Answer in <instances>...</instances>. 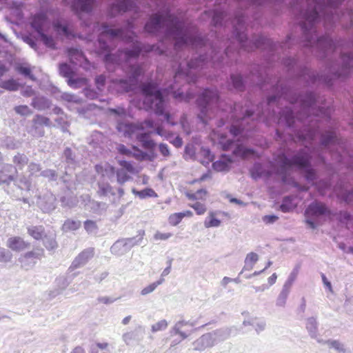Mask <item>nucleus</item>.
Returning a JSON list of instances; mask_svg holds the SVG:
<instances>
[{
  "label": "nucleus",
  "mask_w": 353,
  "mask_h": 353,
  "mask_svg": "<svg viewBox=\"0 0 353 353\" xmlns=\"http://www.w3.org/2000/svg\"><path fill=\"white\" fill-rule=\"evenodd\" d=\"M110 189L111 187L108 183H100L99 184L98 194L99 196H105Z\"/></svg>",
  "instance_id": "obj_46"
},
{
  "label": "nucleus",
  "mask_w": 353,
  "mask_h": 353,
  "mask_svg": "<svg viewBox=\"0 0 353 353\" xmlns=\"http://www.w3.org/2000/svg\"><path fill=\"white\" fill-rule=\"evenodd\" d=\"M150 132L140 133L137 136V139L141 143V146L148 150H153L156 147V143L150 138Z\"/></svg>",
  "instance_id": "obj_18"
},
{
  "label": "nucleus",
  "mask_w": 353,
  "mask_h": 353,
  "mask_svg": "<svg viewBox=\"0 0 353 353\" xmlns=\"http://www.w3.org/2000/svg\"><path fill=\"white\" fill-rule=\"evenodd\" d=\"M28 161V158L23 154L18 153L13 157V163L19 167H23Z\"/></svg>",
  "instance_id": "obj_33"
},
{
  "label": "nucleus",
  "mask_w": 353,
  "mask_h": 353,
  "mask_svg": "<svg viewBox=\"0 0 353 353\" xmlns=\"http://www.w3.org/2000/svg\"><path fill=\"white\" fill-rule=\"evenodd\" d=\"M180 122H181V126H182L183 129L184 130V131L188 134H189L190 133V127L187 122V118L185 115H183L181 117Z\"/></svg>",
  "instance_id": "obj_56"
},
{
  "label": "nucleus",
  "mask_w": 353,
  "mask_h": 353,
  "mask_svg": "<svg viewBox=\"0 0 353 353\" xmlns=\"http://www.w3.org/2000/svg\"><path fill=\"white\" fill-rule=\"evenodd\" d=\"M31 26L37 32L42 33L49 26L47 16L45 13H39L35 14L31 21Z\"/></svg>",
  "instance_id": "obj_9"
},
{
  "label": "nucleus",
  "mask_w": 353,
  "mask_h": 353,
  "mask_svg": "<svg viewBox=\"0 0 353 353\" xmlns=\"http://www.w3.org/2000/svg\"><path fill=\"white\" fill-rule=\"evenodd\" d=\"M189 206L194 209L197 215H203L207 212V207L205 203L201 202H196L192 204H189Z\"/></svg>",
  "instance_id": "obj_30"
},
{
  "label": "nucleus",
  "mask_w": 353,
  "mask_h": 353,
  "mask_svg": "<svg viewBox=\"0 0 353 353\" xmlns=\"http://www.w3.org/2000/svg\"><path fill=\"white\" fill-rule=\"evenodd\" d=\"M14 111L21 116H28L32 113V110L26 105H21L14 107Z\"/></svg>",
  "instance_id": "obj_37"
},
{
  "label": "nucleus",
  "mask_w": 353,
  "mask_h": 353,
  "mask_svg": "<svg viewBox=\"0 0 353 353\" xmlns=\"http://www.w3.org/2000/svg\"><path fill=\"white\" fill-rule=\"evenodd\" d=\"M41 37V39L43 43L48 48H55V42L52 37H48L42 32V33H39Z\"/></svg>",
  "instance_id": "obj_38"
},
{
  "label": "nucleus",
  "mask_w": 353,
  "mask_h": 353,
  "mask_svg": "<svg viewBox=\"0 0 353 353\" xmlns=\"http://www.w3.org/2000/svg\"><path fill=\"white\" fill-rule=\"evenodd\" d=\"M53 26L57 33L63 34L68 38H70V37H74V34H73L72 32L69 30L68 26H62L59 21L54 22Z\"/></svg>",
  "instance_id": "obj_21"
},
{
  "label": "nucleus",
  "mask_w": 353,
  "mask_h": 353,
  "mask_svg": "<svg viewBox=\"0 0 353 353\" xmlns=\"http://www.w3.org/2000/svg\"><path fill=\"white\" fill-rule=\"evenodd\" d=\"M117 128L119 132H122L125 136H131L137 131L144 130L143 124L124 122H119Z\"/></svg>",
  "instance_id": "obj_12"
},
{
  "label": "nucleus",
  "mask_w": 353,
  "mask_h": 353,
  "mask_svg": "<svg viewBox=\"0 0 353 353\" xmlns=\"http://www.w3.org/2000/svg\"><path fill=\"white\" fill-rule=\"evenodd\" d=\"M17 170L11 164H6L0 169V184H9L14 181Z\"/></svg>",
  "instance_id": "obj_11"
},
{
  "label": "nucleus",
  "mask_w": 353,
  "mask_h": 353,
  "mask_svg": "<svg viewBox=\"0 0 353 353\" xmlns=\"http://www.w3.org/2000/svg\"><path fill=\"white\" fill-rule=\"evenodd\" d=\"M319 14L316 11V7L309 13L306 15V20L309 21L310 23L314 22L316 19L318 18Z\"/></svg>",
  "instance_id": "obj_48"
},
{
  "label": "nucleus",
  "mask_w": 353,
  "mask_h": 353,
  "mask_svg": "<svg viewBox=\"0 0 353 353\" xmlns=\"http://www.w3.org/2000/svg\"><path fill=\"white\" fill-rule=\"evenodd\" d=\"M64 1L71 3L74 10L85 12H90L94 3V0H64Z\"/></svg>",
  "instance_id": "obj_10"
},
{
  "label": "nucleus",
  "mask_w": 353,
  "mask_h": 353,
  "mask_svg": "<svg viewBox=\"0 0 353 353\" xmlns=\"http://www.w3.org/2000/svg\"><path fill=\"white\" fill-rule=\"evenodd\" d=\"M11 259V254L4 248L0 247V262L6 263Z\"/></svg>",
  "instance_id": "obj_47"
},
{
  "label": "nucleus",
  "mask_w": 353,
  "mask_h": 353,
  "mask_svg": "<svg viewBox=\"0 0 353 353\" xmlns=\"http://www.w3.org/2000/svg\"><path fill=\"white\" fill-rule=\"evenodd\" d=\"M32 128L37 132L39 137L44 136L45 132L43 129H41V127L45 126H50L51 121L49 118L46 117L44 116L37 114L33 120H32Z\"/></svg>",
  "instance_id": "obj_14"
},
{
  "label": "nucleus",
  "mask_w": 353,
  "mask_h": 353,
  "mask_svg": "<svg viewBox=\"0 0 353 353\" xmlns=\"http://www.w3.org/2000/svg\"><path fill=\"white\" fill-rule=\"evenodd\" d=\"M295 205L292 202L290 197H285L283 200V203L280 206L281 210L283 212H288L295 208Z\"/></svg>",
  "instance_id": "obj_27"
},
{
  "label": "nucleus",
  "mask_w": 353,
  "mask_h": 353,
  "mask_svg": "<svg viewBox=\"0 0 353 353\" xmlns=\"http://www.w3.org/2000/svg\"><path fill=\"white\" fill-rule=\"evenodd\" d=\"M168 323L165 320H161L152 326V332H157L166 329Z\"/></svg>",
  "instance_id": "obj_45"
},
{
  "label": "nucleus",
  "mask_w": 353,
  "mask_h": 353,
  "mask_svg": "<svg viewBox=\"0 0 353 353\" xmlns=\"http://www.w3.org/2000/svg\"><path fill=\"white\" fill-rule=\"evenodd\" d=\"M59 72L63 77L67 78L68 79L72 77L74 74V72L72 71V68L67 63H61L59 65Z\"/></svg>",
  "instance_id": "obj_28"
},
{
  "label": "nucleus",
  "mask_w": 353,
  "mask_h": 353,
  "mask_svg": "<svg viewBox=\"0 0 353 353\" xmlns=\"http://www.w3.org/2000/svg\"><path fill=\"white\" fill-rule=\"evenodd\" d=\"M212 179V172L210 171L207 172L206 173L203 174L200 178L196 179L191 181L190 184H194L195 183H200L201 181L211 179Z\"/></svg>",
  "instance_id": "obj_52"
},
{
  "label": "nucleus",
  "mask_w": 353,
  "mask_h": 353,
  "mask_svg": "<svg viewBox=\"0 0 353 353\" xmlns=\"http://www.w3.org/2000/svg\"><path fill=\"white\" fill-rule=\"evenodd\" d=\"M170 143L176 148H181L183 145L182 139L179 136L175 137L172 141H170Z\"/></svg>",
  "instance_id": "obj_60"
},
{
  "label": "nucleus",
  "mask_w": 353,
  "mask_h": 353,
  "mask_svg": "<svg viewBox=\"0 0 353 353\" xmlns=\"http://www.w3.org/2000/svg\"><path fill=\"white\" fill-rule=\"evenodd\" d=\"M278 162L281 166V173H283L289 170L293 165H296L300 168L307 167L309 164V156L307 154H300L290 160L283 155L279 157Z\"/></svg>",
  "instance_id": "obj_6"
},
{
  "label": "nucleus",
  "mask_w": 353,
  "mask_h": 353,
  "mask_svg": "<svg viewBox=\"0 0 353 353\" xmlns=\"http://www.w3.org/2000/svg\"><path fill=\"white\" fill-rule=\"evenodd\" d=\"M219 101V95L216 90H205L197 99V103L201 108V114L199 115L201 120L206 123L208 112L212 109L214 105H216Z\"/></svg>",
  "instance_id": "obj_4"
},
{
  "label": "nucleus",
  "mask_w": 353,
  "mask_h": 353,
  "mask_svg": "<svg viewBox=\"0 0 353 353\" xmlns=\"http://www.w3.org/2000/svg\"><path fill=\"white\" fill-rule=\"evenodd\" d=\"M253 151L249 149H245L242 146L239 145L234 150V154L236 156H241L245 158L248 154H252Z\"/></svg>",
  "instance_id": "obj_39"
},
{
  "label": "nucleus",
  "mask_w": 353,
  "mask_h": 353,
  "mask_svg": "<svg viewBox=\"0 0 353 353\" xmlns=\"http://www.w3.org/2000/svg\"><path fill=\"white\" fill-rule=\"evenodd\" d=\"M133 192L138 195L141 199H145L146 197H157V194L152 188H145L141 191H135L133 190Z\"/></svg>",
  "instance_id": "obj_26"
},
{
  "label": "nucleus",
  "mask_w": 353,
  "mask_h": 353,
  "mask_svg": "<svg viewBox=\"0 0 353 353\" xmlns=\"http://www.w3.org/2000/svg\"><path fill=\"white\" fill-rule=\"evenodd\" d=\"M164 27L166 28L168 35L173 36L176 49L183 46L196 48L203 41L200 37L193 36L192 30L185 28L183 23L168 12L153 15L145 24V30L149 33H157Z\"/></svg>",
  "instance_id": "obj_1"
},
{
  "label": "nucleus",
  "mask_w": 353,
  "mask_h": 353,
  "mask_svg": "<svg viewBox=\"0 0 353 353\" xmlns=\"http://www.w3.org/2000/svg\"><path fill=\"white\" fill-rule=\"evenodd\" d=\"M43 253L44 251L42 248H38L35 251L28 252L19 258V262L23 268L28 269L34 266L37 261L41 259Z\"/></svg>",
  "instance_id": "obj_8"
},
{
  "label": "nucleus",
  "mask_w": 353,
  "mask_h": 353,
  "mask_svg": "<svg viewBox=\"0 0 353 353\" xmlns=\"http://www.w3.org/2000/svg\"><path fill=\"white\" fill-rule=\"evenodd\" d=\"M68 85L74 89L79 88L88 84V79L85 77L69 78L67 81Z\"/></svg>",
  "instance_id": "obj_20"
},
{
  "label": "nucleus",
  "mask_w": 353,
  "mask_h": 353,
  "mask_svg": "<svg viewBox=\"0 0 353 353\" xmlns=\"http://www.w3.org/2000/svg\"><path fill=\"white\" fill-rule=\"evenodd\" d=\"M220 143L222 145V148L223 150H228L230 149L231 145L233 144V141L228 140L227 142L224 143L223 140H220Z\"/></svg>",
  "instance_id": "obj_63"
},
{
  "label": "nucleus",
  "mask_w": 353,
  "mask_h": 353,
  "mask_svg": "<svg viewBox=\"0 0 353 353\" xmlns=\"http://www.w3.org/2000/svg\"><path fill=\"white\" fill-rule=\"evenodd\" d=\"M329 344L330 347H334L337 350L340 351L343 350V345L337 341H332L329 342Z\"/></svg>",
  "instance_id": "obj_64"
},
{
  "label": "nucleus",
  "mask_w": 353,
  "mask_h": 353,
  "mask_svg": "<svg viewBox=\"0 0 353 353\" xmlns=\"http://www.w3.org/2000/svg\"><path fill=\"white\" fill-rule=\"evenodd\" d=\"M242 131H243V129H241L236 125H234L231 126L230 130V133L234 137L241 134Z\"/></svg>",
  "instance_id": "obj_61"
},
{
  "label": "nucleus",
  "mask_w": 353,
  "mask_h": 353,
  "mask_svg": "<svg viewBox=\"0 0 353 353\" xmlns=\"http://www.w3.org/2000/svg\"><path fill=\"white\" fill-rule=\"evenodd\" d=\"M117 3H113L111 11L112 13H121L132 10L134 7L133 0H116Z\"/></svg>",
  "instance_id": "obj_16"
},
{
  "label": "nucleus",
  "mask_w": 353,
  "mask_h": 353,
  "mask_svg": "<svg viewBox=\"0 0 353 353\" xmlns=\"http://www.w3.org/2000/svg\"><path fill=\"white\" fill-rule=\"evenodd\" d=\"M221 224V221L215 217V213L210 212L208 216L204 221V225L205 228L218 227Z\"/></svg>",
  "instance_id": "obj_23"
},
{
  "label": "nucleus",
  "mask_w": 353,
  "mask_h": 353,
  "mask_svg": "<svg viewBox=\"0 0 353 353\" xmlns=\"http://www.w3.org/2000/svg\"><path fill=\"white\" fill-rule=\"evenodd\" d=\"M81 227V221L72 219H67L65 221L62 226L64 231H74Z\"/></svg>",
  "instance_id": "obj_22"
},
{
  "label": "nucleus",
  "mask_w": 353,
  "mask_h": 353,
  "mask_svg": "<svg viewBox=\"0 0 353 353\" xmlns=\"http://www.w3.org/2000/svg\"><path fill=\"white\" fill-rule=\"evenodd\" d=\"M126 72L129 74V80L113 81L114 88L119 92H127L132 90V85L137 84V78L143 73V69L140 65H133Z\"/></svg>",
  "instance_id": "obj_5"
},
{
  "label": "nucleus",
  "mask_w": 353,
  "mask_h": 353,
  "mask_svg": "<svg viewBox=\"0 0 353 353\" xmlns=\"http://www.w3.org/2000/svg\"><path fill=\"white\" fill-rule=\"evenodd\" d=\"M117 177L118 183L121 184L124 183L130 179V176L128 174V172L121 168L117 170Z\"/></svg>",
  "instance_id": "obj_36"
},
{
  "label": "nucleus",
  "mask_w": 353,
  "mask_h": 353,
  "mask_svg": "<svg viewBox=\"0 0 353 353\" xmlns=\"http://www.w3.org/2000/svg\"><path fill=\"white\" fill-rule=\"evenodd\" d=\"M295 277L296 274L292 275L291 277L283 285L282 290L280 292L276 300V304L278 305L283 306L285 304L286 300L290 291L291 286Z\"/></svg>",
  "instance_id": "obj_15"
},
{
  "label": "nucleus",
  "mask_w": 353,
  "mask_h": 353,
  "mask_svg": "<svg viewBox=\"0 0 353 353\" xmlns=\"http://www.w3.org/2000/svg\"><path fill=\"white\" fill-rule=\"evenodd\" d=\"M29 172L33 174L41 170L40 165L36 163H30L28 165Z\"/></svg>",
  "instance_id": "obj_54"
},
{
  "label": "nucleus",
  "mask_w": 353,
  "mask_h": 353,
  "mask_svg": "<svg viewBox=\"0 0 353 353\" xmlns=\"http://www.w3.org/2000/svg\"><path fill=\"white\" fill-rule=\"evenodd\" d=\"M164 281L163 279H161L157 282H154L153 283L150 284L147 287L144 288L142 290L141 294L142 295H146L152 292H153L158 285H161Z\"/></svg>",
  "instance_id": "obj_35"
},
{
  "label": "nucleus",
  "mask_w": 353,
  "mask_h": 353,
  "mask_svg": "<svg viewBox=\"0 0 353 353\" xmlns=\"http://www.w3.org/2000/svg\"><path fill=\"white\" fill-rule=\"evenodd\" d=\"M259 255L255 252H250L246 255L245 259V266L249 267V269H252L254 265L258 261Z\"/></svg>",
  "instance_id": "obj_25"
},
{
  "label": "nucleus",
  "mask_w": 353,
  "mask_h": 353,
  "mask_svg": "<svg viewBox=\"0 0 353 353\" xmlns=\"http://www.w3.org/2000/svg\"><path fill=\"white\" fill-rule=\"evenodd\" d=\"M175 81H178L179 79H183L188 82V83L191 82H195L196 79L191 77L189 74V73L183 72L181 68L176 71L175 76H174Z\"/></svg>",
  "instance_id": "obj_29"
},
{
  "label": "nucleus",
  "mask_w": 353,
  "mask_h": 353,
  "mask_svg": "<svg viewBox=\"0 0 353 353\" xmlns=\"http://www.w3.org/2000/svg\"><path fill=\"white\" fill-rule=\"evenodd\" d=\"M28 234L33 237L34 239H41L43 235V229L41 226L40 227H31L28 229Z\"/></svg>",
  "instance_id": "obj_24"
},
{
  "label": "nucleus",
  "mask_w": 353,
  "mask_h": 353,
  "mask_svg": "<svg viewBox=\"0 0 353 353\" xmlns=\"http://www.w3.org/2000/svg\"><path fill=\"white\" fill-rule=\"evenodd\" d=\"M155 131L158 135L163 137L166 139H168L169 137L172 134L170 133H167L161 126H157L155 129Z\"/></svg>",
  "instance_id": "obj_58"
},
{
  "label": "nucleus",
  "mask_w": 353,
  "mask_h": 353,
  "mask_svg": "<svg viewBox=\"0 0 353 353\" xmlns=\"http://www.w3.org/2000/svg\"><path fill=\"white\" fill-rule=\"evenodd\" d=\"M119 165L121 167V169L127 171L129 173H133L134 171V168L132 164L127 161H119Z\"/></svg>",
  "instance_id": "obj_41"
},
{
  "label": "nucleus",
  "mask_w": 353,
  "mask_h": 353,
  "mask_svg": "<svg viewBox=\"0 0 353 353\" xmlns=\"http://www.w3.org/2000/svg\"><path fill=\"white\" fill-rule=\"evenodd\" d=\"M172 236V233H162L160 232H157L154 235V239L157 241H163V240H167Z\"/></svg>",
  "instance_id": "obj_49"
},
{
  "label": "nucleus",
  "mask_w": 353,
  "mask_h": 353,
  "mask_svg": "<svg viewBox=\"0 0 353 353\" xmlns=\"http://www.w3.org/2000/svg\"><path fill=\"white\" fill-rule=\"evenodd\" d=\"M183 220L182 214L181 212H175L171 214L168 217V222L172 226L179 224Z\"/></svg>",
  "instance_id": "obj_32"
},
{
  "label": "nucleus",
  "mask_w": 353,
  "mask_h": 353,
  "mask_svg": "<svg viewBox=\"0 0 353 353\" xmlns=\"http://www.w3.org/2000/svg\"><path fill=\"white\" fill-rule=\"evenodd\" d=\"M68 56L70 57V61L72 63H77V62L74 61V59H75L77 61H81V59L83 58V54L81 51H79L76 49H69L68 51Z\"/></svg>",
  "instance_id": "obj_31"
},
{
  "label": "nucleus",
  "mask_w": 353,
  "mask_h": 353,
  "mask_svg": "<svg viewBox=\"0 0 353 353\" xmlns=\"http://www.w3.org/2000/svg\"><path fill=\"white\" fill-rule=\"evenodd\" d=\"M203 60H201V59H196L195 61H191L188 63V66L189 69H194V68L201 66L202 65L201 63H203Z\"/></svg>",
  "instance_id": "obj_55"
},
{
  "label": "nucleus",
  "mask_w": 353,
  "mask_h": 353,
  "mask_svg": "<svg viewBox=\"0 0 353 353\" xmlns=\"http://www.w3.org/2000/svg\"><path fill=\"white\" fill-rule=\"evenodd\" d=\"M284 118L285 121H286V123L288 126H290L292 123H294V117L292 116V111L290 109H287L285 110V115H281L280 117V120L282 119V118Z\"/></svg>",
  "instance_id": "obj_43"
},
{
  "label": "nucleus",
  "mask_w": 353,
  "mask_h": 353,
  "mask_svg": "<svg viewBox=\"0 0 353 353\" xmlns=\"http://www.w3.org/2000/svg\"><path fill=\"white\" fill-rule=\"evenodd\" d=\"M185 195L190 201H205L208 196V192L205 189H199L196 192L188 191L185 193Z\"/></svg>",
  "instance_id": "obj_19"
},
{
  "label": "nucleus",
  "mask_w": 353,
  "mask_h": 353,
  "mask_svg": "<svg viewBox=\"0 0 353 353\" xmlns=\"http://www.w3.org/2000/svg\"><path fill=\"white\" fill-rule=\"evenodd\" d=\"M0 87L8 90H17L18 89V83L13 79L1 82Z\"/></svg>",
  "instance_id": "obj_34"
},
{
  "label": "nucleus",
  "mask_w": 353,
  "mask_h": 353,
  "mask_svg": "<svg viewBox=\"0 0 353 353\" xmlns=\"http://www.w3.org/2000/svg\"><path fill=\"white\" fill-rule=\"evenodd\" d=\"M278 219V217L274 215H266L263 216V220L266 223H272Z\"/></svg>",
  "instance_id": "obj_59"
},
{
  "label": "nucleus",
  "mask_w": 353,
  "mask_h": 353,
  "mask_svg": "<svg viewBox=\"0 0 353 353\" xmlns=\"http://www.w3.org/2000/svg\"><path fill=\"white\" fill-rule=\"evenodd\" d=\"M17 71L26 76H28L32 80H34V76L31 74V70L30 68L23 65H19L17 68Z\"/></svg>",
  "instance_id": "obj_42"
},
{
  "label": "nucleus",
  "mask_w": 353,
  "mask_h": 353,
  "mask_svg": "<svg viewBox=\"0 0 353 353\" xmlns=\"http://www.w3.org/2000/svg\"><path fill=\"white\" fill-rule=\"evenodd\" d=\"M101 33L99 38V43L100 48L103 51L109 50L108 46L103 41V37H107L108 39H113L114 38H120L123 39V30L120 29L114 30L109 28L108 26L103 24L100 29Z\"/></svg>",
  "instance_id": "obj_7"
},
{
  "label": "nucleus",
  "mask_w": 353,
  "mask_h": 353,
  "mask_svg": "<svg viewBox=\"0 0 353 353\" xmlns=\"http://www.w3.org/2000/svg\"><path fill=\"white\" fill-rule=\"evenodd\" d=\"M154 46L140 47L139 43L137 41L136 43H134L133 49L130 50L119 51L118 54H106L104 57V62L105 63L108 70H110V64H120L119 61L121 57H123L125 62H128L130 59L138 57L141 51L152 52L154 50Z\"/></svg>",
  "instance_id": "obj_3"
},
{
  "label": "nucleus",
  "mask_w": 353,
  "mask_h": 353,
  "mask_svg": "<svg viewBox=\"0 0 353 353\" xmlns=\"http://www.w3.org/2000/svg\"><path fill=\"white\" fill-rule=\"evenodd\" d=\"M117 150L121 154L127 156H130L132 154V152L123 144H121L117 147Z\"/></svg>",
  "instance_id": "obj_57"
},
{
  "label": "nucleus",
  "mask_w": 353,
  "mask_h": 353,
  "mask_svg": "<svg viewBox=\"0 0 353 353\" xmlns=\"http://www.w3.org/2000/svg\"><path fill=\"white\" fill-rule=\"evenodd\" d=\"M159 149L161 154L163 157H169L170 156V150H169V148L167 144L160 143L159 145Z\"/></svg>",
  "instance_id": "obj_53"
},
{
  "label": "nucleus",
  "mask_w": 353,
  "mask_h": 353,
  "mask_svg": "<svg viewBox=\"0 0 353 353\" xmlns=\"http://www.w3.org/2000/svg\"><path fill=\"white\" fill-rule=\"evenodd\" d=\"M139 124H143L144 128H153L154 127V121L151 119H146L143 122L139 123Z\"/></svg>",
  "instance_id": "obj_62"
},
{
  "label": "nucleus",
  "mask_w": 353,
  "mask_h": 353,
  "mask_svg": "<svg viewBox=\"0 0 353 353\" xmlns=\"http://www.w3.org/2000/svg\"><path fill=\"white\" fill-rule=\"evenodd\" d=\"M95 170L98 174L104 175V172L109 169L112 172H114V168L109 164H107L106 168H104L101 164H97L94 166Z\"/></svg>",
  "instance_id": "obj_44"
},
{
  "label": "nucleus",
  "mask_w": 353,
  "mask_h": 353,
  "mask_svg": "<svg viewBox=\"0 0 353 353\" xmlns=\"http://www.w3.org/2000/svg\"><path fill=\"white\" fill-rule=\"evenodd\" d=\"M105 77L103 74L99 75L95 78V83L97 88L99 90H101V88L105 85Z\"/></svg>",
  "instance_id": "obj_51"
},
{
  "label": "nucleus",
  "mask_w": 353,
  "mask_h": 353,
  "mask_svg": "<svg viewBox=\"0 0 353 353\" xmlns=\"http://www.w3.org/2000/svg\"><path fill=\"white\" fill-rule=\"evenodd\" d=\"M7 247L14 252H21L28 248L29 243L20 236H11L6 242Z\"/></svg>",
  "instance_id": "obj_13"
},
{
  "label": "nucleus",
  "mask_w": 353,
  "mask_h": 353,
  "mask_svg": "<svg viewBox=\"0 0 353 353\" xmlns=\"http://www.w3.org/2000/svg\"><path fill=\"white\" fill-rule=\"evenodd\" d=\"M157 88V85L153 83H148L142 85V92L146 97L145 100L150 101V99L148 98L153 97L154 99L151 101L150 108L154 110V113L158 116L164 115L166 121L169 124L176 125V122L172 120L171 114L168 112H164V101L162 93Z\"/></svg>",
  "instance_id": "obj_2"
},
{
  "label": "nucleus",
  "mask_w": 353,
  "mask_h": 353,
  "mask_svg": "<svg viewBox=\"0 0 353 353\" xmlns=\"http://www.w3.org/2000/svg\"><path fill=\"white\" fill-rule=\"evenodd\" d=\"M327 209L325 204L319 202H314L311 203L305 210V214L307 216H320L325 214Z\"/></svg>",
  "instance_id": "obj_17"
},
{
  "label": "nucleus",
  "mask_w": 353,
  "mask_h": 353,
  "mask_svg": "<svg viewBox=\"0 0 353 353\" xmlns=\"http://www.w3.org/2000/svg\"><path fill=\"white\" fill-rule=\"evenodd\" d=\"M231 79L233 86L237 90H241L243 88L242 78L240 75H232Z\"/></svg>",
  "instance_id": "obj_40"
},
{
  "label": "nucleus",
  "mask_w": 353,
  "mask_h": 353,
  "mask_svg": "<svg viewBox=\"0 0 353 353\" xmlns=\"http://www.w3.org/2000/svg\"><path fill=\"white\" fill-rule=\"evenodd\" d=\"M85 230L88 232H92L97 228V224L94 221L87 220L84 222Z\"/></svg>",
  "instance_id": "obj_50"
}]
</instances>
